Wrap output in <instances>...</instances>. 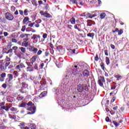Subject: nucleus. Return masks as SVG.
Here are the masks:
<instances>
[{"mask_svg": "<svg viewBox=\"0 0 129 129\" xmlns=\"http://www.w3.org/2000/svg\"><path fill=\"white\" fill-rule=\"evenodd\" d=\"M29 20H30V19L29 18V17H26L24 18L23 19V23H27V22L29 21Z\"/></svg>", "mask_w": 129, "mask_h": 129, "instance_id": "42", "label": "nucleus"}, {"mask_svg": "<svg viewBox=\"0 0 129 129\" xmlns=\"http://www.w3.org/2000/svg\"><path fill=\"white\" fill-rule=\"evenodd\" d=\"M25 30H26V26H23L21 29L22 32H25Z\"/></svg>", "mask_w": 129, "mask_h": 129, "instance_id": "58", "label": "nucleus"}, {"mask_svg": "<svg viewBox=\"0 0 129 129\" xmlns=\"http://www.w3.org/2000/svg\"><path fill=\"white\" fill-rule=\"evenodd\" d=\"M41 85L40 86V89H41V90H44V85H45V84H44L43 83L42 84H40Z\"/></svg>", "mask_w": 129, "mask_h": 129, "instance_id": "52", "label": "nucleus"}, {"mask_svg": "<svg viewBox=\"0 0 129 129\" xmlns=\"http://www.w3.org/2000/svg\"><path fill=\"white\" fill-rule=\"evenodd\" d=\"M27 79V74L23 73L20 76V78L18 79V80L21 81H26Z\"/></svg>", "mask_w": 129, "mask_h": 129, "instance_id": "7", "label": "nucleus"}, {"mask_svg": "<svg viewBox=\"0 0 129 129\" xmlns=\"http://www.w3.org/2000/svg\"><path fill=\"white\" fill-rule=\"evenodd\" d=\"M27 105H28V106H34L35 107V104H33V102L32 101H29L27 103H26Z\"/></svg>", "mask_w": 129, "mask_h": 129, "instance_id": "32", "label": "nucleus"}, {"mask_svg": "<svg viewBox=\"0 0 129 129\" xmlns=\"http://www.w3.org/2000/svg\"><path fill=\"white\" fill-rule=\"evenodd\" d=\"M43 14H41V16H44V17H45V18H52V15H51L50 14L46 12H43L42 13Z\"/></svg>", "mask_w": 129, "mask_h": 129, "instance_id": "15", "label": "nucleus"}, {"mask_svg": "<svg viewBox=\"0 0 129 129\" xmlns=\"http://www.w3.org/2000/svg\"><path fill=\"white\" fill-rule=\"evenodd\" d=\"M11 11L12 13H14V12H15V11H16V7H15V6H11Z\"/></svg>", "mask_w": 129, "mask_h": 129, "instance_id": "44", "label": "nucleus"}, {"mask_svg": "<svg viewBox=\"0 0 129 129\" xmlns=\"http://www.w3.org/2000/svg\"><path fill=\"white\" fill-rule=\"evenodd\" d=\"M39 6H41V5H43V1H42V0H40L38 1Z\"/></svg>", "mask_w": 129, "mask_h": 129, "instance_id": "60", "label": "nucleus"}, {"mask_svg": "<svg viewBox=\"0 0 129 129\" xmlns=\"http://www.w3.org/2000/svg\"><path fill=\"white\" fill-rule=\"evenodd\" d=\"M83 89H84V88H83V86L81 84H79L77 86V90L78 92H82L83 91Z\"/></svg>", "mask_w": 129, "mask_h": 129, "instance_id": "12", "label": "nucleus"}, {"mask_svg": "<svg viewBox=\"0 0 129 129\" xmlns=\"http://www.w3.org/2000/svg\"><path fill=\"white\" fill-rule=\"evenodd\" d=\"M38 57L39 56L37 54L33 55L31 57V58L30 59L29 62L31 63V64L34 65V63L36 62V61L37 60V59H38Z\"/></svg>", "mask_w": 129, "mask_h": 129, "instance_id": "8", "label": "nucleus"}, {"mask_svg": "<svg viewBox=\"0 0 129 129\" xmlns=\"http://www.w3.org/2000/svg\"><path fill=\"white\" fill-rule=\"evenodd\" d=\"M10 61L11 58L8 56H6V58L5 60H1V63H0V71H5V70H7V69L10 66V64H11Z\"/></svg>", "mask_w": 129, "mask_h": 129, "instance_id": "1", "label": "nucleus"}, {"mask_svg": "<svg viewBox=\"0 0 129 129\" xmlns=\"http://www.w3.org/2000/svg\"><path fill=\"white\" fill-rule=\"evenodd\" d=\"M7 78L6 79L5 83L6 84H10L11 83V81L14 79V76L12 74H9L7 75Z\"/></svg>", "mask_w": 129, "mask_h": 129, "instance_id": "4", "label": "nucleus"}, {"mask_svg": "<svg viewBox=\"0 0 129 129\" xmlns=\"http://www.w3.org/2000/svg\"><path fill=\"white\" fill-rule=\"evenodd\" d=\"M38 39H41V36L40 35L33 34L31 37V40H38Z\"/></svg>", "mask_w": 129, "mask_h": 129, "instance_id": "13", "label": "nucleus"}, {"mask_svg": "<svg viewBox=\"0 0 129 129\" xmlns=\"http://www.w3.org/2000/svg\"><path fill=\"white\" fill-rule=\"evenodd\" d=\"M15 69L16 70H17V71H21L22 68H21V66L19 64L16 67Z\"/></svg>", "mask_w": 129, "mask_h": 129, "instance_id": "39", "label": "nucleus"}, {"mask_svg": "<svg viewBox=\"0 0 129 129\" xmlns=\"http://www.w3.org/2000/svg\"><path fill=\"white\" fill-rule=\"evenodd\" d=\"M7 83H4L2 85V87H3V88H4V89H6L7 88Z\"/></svg>", "mask_w": 129, "mask_h": 129, "instance_id": "54", "label": "nucleus"}, {"mask_svg": "<svg viewBox=\"0 0 129 129\" xmlns=\"http://www.w3.org/2000/svg\"><path fill=\"white\" fill-rule=\"evenodd\" d=\"M74 29L75 30H77L78 32H82V29H81V24L75 25Z\"/></svg>", "mask_w": 129, "mask_h": 129, "instance_id": "10", "label": "nucleus"}, {"mask_svg": "<svg viewBox=\"0 0 129 129\" xmlns=\"http://www.w3.org/2000/svg\"><path fill=\"white\" fill-rule=\"evenodd\" d=\"M95 17H96V14L92 15L90 13H88L86 12V18H89V19H92V18H94Z\"/></svg>", "mask_w": 129, "mask_h": 129, "instance_id": "14", "label": "nucleus"}, {"mask_svg": "<svg viewBox=\"0 0 129 129\" xmlns=\"http://www.w3.org/2000/svg\"><path fill=\"white\" fill-rule=\"evenodd\" d=\"M99 60V57H98V54H96V56L95 57V61L97 62Z\"/></svg>", "mask_w": 129, "mask_h": 129, "instance_id": "51", "label": "nucleus"}, {"mask_svg": "<svg viewBox=\"0 0 129 129\" xmlns=\"http://www.w3.org/2000/svg\"><path fill=\"white\" fill-rule=\"evenodd\" d=\"M76 51V50L75 49H73L72 50V54H76V55H77L78 51H77V52H75Z\"/></svg>", "mask_w": 129, "mask_h": 129, "instance_id": "63", "label": "nucleus"}, {"mask_svg": "<svg viewBox=\"0 0 129 129\" xmlns=\"http://www.w3.org/2000/svg\"><path fill=\"white\" fill-rule=\"evenodd\" d=\"M100 67H101V69L103 70V71H105V70H106V68H105V67H104V63L101 62Z\"/></svg>", "mask_w": 129, "mask_h": 129, "instance_id": "27", "label": "nucleus"}, {"mask_svg": "<svg viewBox=\"0 0 129 129\" xmlns=\"http://www.w3.org/2000/svg\"><path fill=\"white\" fill-rule=\"evenodd\" d=\"M27 110H28L29 111H32L28 112L27 114H34V113L36 112V106H34L33 107L28 108Z\"/></svg>", "mask_w": 129, "mask_h": 129, "instance_id": "9", "label": "nucleus"}, {"mask_svg": "<svg viewBox=\"0 0 129 129\" xmlns=\"http://www.w3.org/2000/svg\"><path fill=\"white\" fill-rule=\"evenodd\" d=\"M19 12L20 15H21V16H24V11L22 10H19Z\"/></svg>", "mask_w": 129, "mask_h": 129, "instance_id": "53", "label": "nucleus"}, {"mask_svg": "<svg viewBox=\"0 0 129 129\" xmlns=\"http://www.w3.org/2000/svg\"><path fill=\"white\" fill-rule=\"evenodd\" d=\"M106 16V14H105V13H102L100 15V17L102 20L103 19H105Z\"/></svg>", "mask_w": 129, "mask_h": 129, "instance_id": "28", "label": "nucleus"}, {"mask_svg": "<svg viewBox=\"0 0 129 129\" xmlns=\"http://www.w3.org/2000/svg\"><path fill=\"white\" fill-rule=\"evenodd\" d=\"M1 23H2V24H6L7 23V19L5 18H1Z\"/></svg>", "mask_w": 129, "mask_h": 129, "instance_id": "34", "label": "nucleus"}, {"mask_svg": "<svg viewBox=\"0 0 129 129\" xmlns=\"http://www.w3.org/2000/svg\"><path fill=\"white\" fill-rule=\"evenodd\" d=\"M104 53L105 56H108V50H107V49L105 50Z\"/></svg>", "mask_w": 129, "mask_h": 129, "instance_id": "59", "label": "nucleus"}, {"mask_svg": "<svg viewBox=\"0 0 129 129\" xmlns=\"http://www.w3.org/2000/svg\"><path fill=\"white\" fill-rule=\"evenodd\" d=\"M21 129H30V127L28 126H25V127H20Z\"/></svg>", "mask_w": 129, "mask_h": 129, "instance_id": "64", "label": "nucleus"}, {"mask_svg": "<svg viewBox=\"0 0 129 129\" xmlns=\"http://www.w3.org/2000/svg\"><path fill=\"white\" fill-rule=\"evenodd\" d=\"M23 41L25 42H27V41H29V36L26 37V38L23 39Z\"/></svg>", "mask_w": 129, "mask_h": 129, "instance_id": "62", "label": "nucleus"}, {"mask_svg": "<svg viewBox=\"0 0 129 129\" xmlns=\"http://www.w3.org/2000/svg\"><path fill=\"white\" fill-rule=\"evenodd\" d=\"M98 83L101 87H103V83H105V79H104V77L102 76H100L98 78Z\"/></svg>", "mask_w": 129, "mask_h": 129, "instance_id": "5", "label": "nucleus"}, {"mask_svg": "<svg viewBox=\"0 0 129 129\" xmlns=\"http://www.w3.org/2000/svg\"><path fill=\"white\" fill-rule=\"evenodd\" d=\"M12 46H13V44H12V42H9L8 43V44L6 46V48L8 49H11V48H12Z\"/></svg>", "mask_w": 129, "mask_h": 129, "instance_id": "31", "label": "nucleus"}, {"mask_svg": "<svg viewBox=\"0 0 129 129\" xmlns=\"http://www.w3.org/2000/svg\"><path fill=\"white\" fill-rule=\"evenodd\" d=\"M6 76H7V74H6V73H2L1 75V77H2L3 78H6Z\"/></svg>", "mask_w": 129, "mask_h": 129, "instance_id": "46", "label": "nucleus"}, {"mask_svg": "<svg viewBox=\"0 0 129 129\" xmlns=\"http://www.w3.org/2000/svg\"><path fill=\"white\" fill-rule=\"evenodd\" d=\"M22 46H25L26 48H27V47H30V43L29 42L23 43Z\"/></svg>", "mask_w": 129, "mask_h": 129, "instance_id": "33", "label": "nucleus"}, {"mask_svg": "<svg viewBox=\"0 0 129 129\" xmlns=\"http://www.w3.org/2000/svg\"><path fill=\"white\" fill-rule=\"evenodd\" d=\"M72 70L74 72H77L78 71V66H74L72 67Z\"/></svg>", "mask_w": 129, "mask_h": 129, "instance_id": "24", "label": "nucleus"}, {"mask_svg": "<svg viewBox=\"0 0 129 129\" xmlns=\"http://www.w3.org/2000/svg\"><path fill=\"white\" fill-rule=\"evenodd\" d=\"M5 18L6 20H8V21H13L15 19L14 15L10 12H7L5 13Z\"/></svg>", "mask_w": 129, "mask_h": 129, "instance_id": "3", "label": "nucleus"}, {"mask_svg": "<svg viewBox=\"0 0 129 129\" xmlns=\"http://www.w3.org/2000/svg\"><path fill=\"white\" fill-rule=\"evenodd\" d=\"M105 120L106 121H107V122H110V121H111L110 119H109V117H106L105 118Z\"/></svg>", "mask_w": 129, "mask_h": 129, "instance_id": "57", "label": "nucleus"}, {"mask_svg": "<svg viewBox=\"0 0 129 129\" xmlns=\"http://www.w3.org/2000/svg\"><path fill=\"white\" fill-rule=\"evenodd\" d=\"M11 107H12V106L11 105H8V106H6V108L5 109L6 111H9V109H10V108H11Z\"/></svg>", "mask_w": 129, "mask_h": 129, "instance_id": "50", "label": "nucleus"}, {"mask_svg": "<svg viewBox=\"0 0 129 129\" xmlns=\"http://www.w3.org/2000/svg\"><path fill=\"white\" fill-rule=\"evenodd\" d=\"M83 75L84 77H88L89 76V71L87 70H85L83 72Z\"/></svg>", "mask_w": 129, "mask_h": 129, "instance_id": "16", "label": "nucleus"}, {"mask_svg": "<svg viewBox=\"0 0 129 129\" xmlns=\"http://www.w3.org/2000/svg\"><path fill=\"white\" fill-rule=\"evenodd\" d=\"M10 49H8L7 48L3 47L2 49V52L3 54H10V52H9Z\"/></svg>", "mask_w": 129, "mask_h": 129, "instance_id": "20", "label": "nucleus"}, {"mask_svg": "<svg viewBox=\"0 0 129 129\" xmlns=\"http://www.w3.org/2000/svg\"><path fill=\"white\" fill-rule=\"evenodd\" d=\"M47 37H48V34H47V33H44L43 34L42 37L44 39L42 40V42H44V41H45V39H47Z\"/></svg>", "mask_w": 129, "mask_h": 129, "instance_id": "40", "label": "nucleus"}, {"mask_svg": "<svg viewBox=\"0 0 129 129\" xmlns=\"http://www.w3.org/2000/svg\"><path fill=\"white\" fill-rule=\"evenodd\" d=\"M116 86H117L112 85V86L111 87V90H114V89H115V88H116Z\"/></svg>", "mask_w": 129, "mask_h": 129, "instance_id": "56", "label": "nucleus"}, {"mask_svg": "<svg viewBox=\"0 0 129 129\" xmlns=\"http://www.w3.org/2000/svg\"><path fill=\"white\" fill-rule=\"evenodd\" d=\"M26 105H27V103L23 102L20 105L19 107H26Z\"/></svg>", "mask_w": 129, "mask_h": 129, "instance_id": "41", "label": "nucleus"}, {"mask_svg": "<svg viewBox=\"0 0 129 129\" xmlns=\"http://www.w3.org/2000/svg\"><path fill=\"white\" fill-rule=\"evenodd\" d=\"M70 22H71L72 25H75V23H76V20H75V18H74V17H72L70 19Z\"/></svg>", "mask_w": 129, "mask_h": 129, "instance_id": "23", "label": "nucleus"}, {"mask_svg": "<svg viewBox=\"0 0 129 129\" xmlns=\"http://www.w3.org/2000/svg\"><path fill=\"white\" fill-rule=\"evenodd\" d=\"M19 65L20 66L21 69H24V68H26V66H25V64H24V63L23 62L20 63Z\"/></svg>", "mask_w": 129, "mask_h": 129, "instance_id": "43", "label": "nucleus"}, {"mask_svg": "<svg viewBox=\"0 0 129 129\" xmlns=\"http://www.w3.org/2000/svg\"><path fill=\"white\" fill-rule=\"evenodd\" d=\"M105 62L107 65L110 64V60H109V58H108V57H106Z\"/></svg>", "mask_w": 129, "mask_h": 129, "instance_id": "36", "label": "nucleus"}, {"mask_svg": "<svg viewBox=\"0 0 129 129\" xmlns=\"http://www.w3.org/2000/svg\"><path fill=\"white\" fill-rule=\"evenodd\" d=\"M15 55H16L19 59H22V58H23V53H22V52H16Z\"/></svg>", "mask_w": 129, "mask_h": 129, "instance_id": "21", "label": "nucleus"}, {"mask_svg": "<svg viewBox=\"0 0 129 129\" xmlns=\"http://www.w3.org/2000/svg\"><path fill=\"white\" fill-rule=\"evenodd\" d=\"M13 75H14V78H17V77H19V73L17 71H15L13 72Z\"/></svg>", "mask_w": 129, "mask_h": 129, "instance_id": "29", "label": "nucleus"}, {"mask_svg": "<svg viewBox=\"0 0 129 129\" xmlns=\"http://www.w3.org/2000/svg\"><path fill=\"white\" fill-rule=\"evenodd\" d=\"M19 49L21 51V53H23V54H25V53H26V48L21 47H20Z\"/></svg>", "mask_w": 129, "mask_h": 129, "instance_id": "30", "label": "nucleus"}, {"mask_svg": "<svg viewBox=\"0 0 129 129\" xmlns=\"http://www.w3.org/2000/svg\"><path fill=\"white\" fill-rule=\"evenodd\" d=\"M28 49L29 52H32L33 54H37V52H38V48H35L34 46H31Z\"/></svg>", "mask_w": 129, "mask_h": 129, "instance_id": "6", "label": "nucleus"}, {"mask_svg": "<svg viewBox=\"0 0 129 129\" xmlns=\"http://www.w3.org/2000/svg\"><path fill=\"white\" fill-rule=\"evenodd\" d=\"M115 78H116L117 79H119L120 78H122V76L120 75H117L115 76Z\"/></svg>", "mask_w": 129, "mask_h": 129, "instance_id": "49", "label": "nucleus"}, {"mask_svg": "<svg viewBox=\"0 0 129 129\" xmlns=\"http://www.w3.org/2000/svg\"><path fill=\"white\" fill-rule=\"evenodd\" d=\"M11 111H13V112L17 111L18 110V108L14 107H12L11 108Z\"/></svg>", "mask_w": 129, "mask_h": 129, "instance_id": "47", "label": "nucleus"}, {"mask_svg": "<svg viewBox=\"0 0 129 129\" xmlns=\"http://www.w3.org/2000/svg\"><path fill=\"white\" fill-rule=\"evenodd\" d=\"M18 46H13L12 48L9 49V52L13 53V51H14V53L17 54V50H18Z\"/></svg>", "mask_w": 129, "mask_h": 129, "instance_id": "11", "label": "nucleus"}, {"mask_svg": "<svg viewBox=\"0 0 129 129\" xmlns=\"http://www.w3.org/2000/svg\"><path fill=\"white\" fill-rule=\"evenodd\" d=\"M26 64L27 65V66H28L26 68V72H34V69H33V68H34V67H33V65L31 63V62H29V61H26Z\"/></svg>", "mask_w": 129, "mask_h": 129, "instance_id": "2", "label": "nucleus"}, {"mask_svg": "<svg viewBox=\"0 0 129 129\" xmlns=\"http://www.w3.org/2000/svg\"><path fill=\"white\" fill-rule=\"evenodd\" d=\"M21 84L23 88H26L28 86V85L25 83H22Z\"/></svg>", "mask_w": 129, "mask_h": 129, "instance_id": "45", "label": "nucleus"}, {"mask_svg": "<svg viewBox=\"0 0 129 129\" xmlns=\"http://www.w3.org/2000/svg\"><path fill=\"white\" fill-rule=\"evenodd\" d=\"M44 7H42V9L44 11H49V4L45 3L43 4Z\"/></svg>", "mask_w": 129, "mask_h": 129, "instance_id": "19", "label": "nucleus"}, {"mask_svg": "<svg viewBox=\"0 0 129 129\" xmlns=\"http://www.w3.org/2000/svg\"><path fill=\"white\" fill-rule=\"evenodd\" d=\"M56 49L58 51H60V50H62V47L61 46V45L56 46Z\"/></svg>", "mask_w": 129, "mask_h": 129, "instance_id": "55", "label": "nucleus"}, {"mask_svg": "<svg viewBox=\"0 0 129 129\" xmlns=\"http://www.w3.org/2000/svg\"><path fill=\"white\" fill-rule=\"evenodd\" d=\"M29 126L31 129H36V127H37V126H36V124L34 123H32L29 125Z\"/></svg>", "mask_w": 129, "mask_h": 129, "instance_id": "25", "label": "nucleus"}, {"mask_svg": "<svg viewBox=\"0 0 129 129\" xmlns=\"http://www.w3.org/2000/svg\"><path fill=\"white\" fill-rule=\"evenodd\" d=\"M94 36H95V34L94 33H89L87 34V37H90V38H92V39L94 38Z\"/></svg>", "mask_w": 129, "mask_h": 129, "instance_id": "26", "label": "nucleus"}, {"mask_svg": "<svg viewBox=\"0 0 129 129\" xmlns=\"http://www.w3.org/2000/svg\"><path fill=\"white\" fill-rule=\"evenodd\" d=\"M31 34H21L20 35V38H21V39H23L24 38H25V37H29V36H31Z\"/></svg>", "mask_w": 129, "mask_h": 129, "instance_id": "22", "label": "nucleus"}, {"mask_svg": "<svg viewBox=\"0 0 129 129\" xmlns=\"http://www.w3.org/2000/svg\"><path fill=\"white\" fill-rule=\"evenodd\" d=\"M42 53H43V51H42V50H38L37 52V55H41V54H42Z\"/></svg>", "mask_w": 129, "mask_h": 129, "instance_id": "61", "label": "nucleus"}, {"mask_svg": "<svg viewBox=\"0 0 129 129\" xmlns=\"http://www.w3.org/2000/svg\"><path fill=\"white\" fill-rule=\"evenodd\" d=\"M87 23V26H88L89 27H91V26L93 25V22L90 20L88 21Z\"/></svg>", "mask_w": 129, "mask_h": 129, "instance_id": "38", "label": "nucleus"}, {"mask_svg": "<svg viewBox=\"0 0 129 129\" xmlns=\"http://www.w3.org/2000/svg\"><path fill=\"white\" fill-rule=\"evenodd\" d=\"M28 13L29 10L25 9L23 12V15H24V16H28V15H29Z\"/></svg>", "mask_w": 129, "mask_h": 129, "instance_id": "35", "label": "nucleus"}, {"mask_svg": "<svg viewBox=\"0 0 129 129\" xmlns=\"http://www.w3.org/2000/svg\"><path fill=\"white\" fill-rule=\"evenodd\" d=\"M47 91H43L41 93V94L39 95L40 98H43V97H45V96H47Z\"/></svg>", "mask_w": 129, "mask_h": 129, "instance_id": "18", "label": "nucleus"}, {"mask_svg": "<svg viewBox=\"0 0 129 129\" xmlns=\"http://www.w3.org/2000/svg\"><path fill=\"white\" fill-rule=\"evenodd\" d=\"M123 121L121 119L118 123H117L116 121H113V123L115 125V126L117 127L119 125H120V123H122Z\"/></svg>", "mask_w": 129, "mask_h": 129, "instance_id": "17", "label": "nucleus"}, {"mask_svg": "<svg viewBox=\"0 0 129 129\" xmlns=\"http://www.w3.org/2000/svg\"><path fill=\"white\" fill-rule=\"evenodd\" d=\"M17 100H19V101L21 100H23L24 99V97L21 96V95H18L17 97Z\"/></svg>", "mask_w": 129, "mask_h": 129, "instance_id": "37", "label": "nucleus"}, {"mask_svg": "<svg viewBox=\"0 0 129 129\" xmlns=\"http://www.w3.org/2000/svg\"><path fill=\"white\" fill-rule=\"evenodd\" d=\"M123 33V30L122 29H120L118 31V35H120Z\"/></svg>", "mask_w": 129, "mask_h": 129, "instance_id": "48", "label": "nucleus"}]
</instances>
